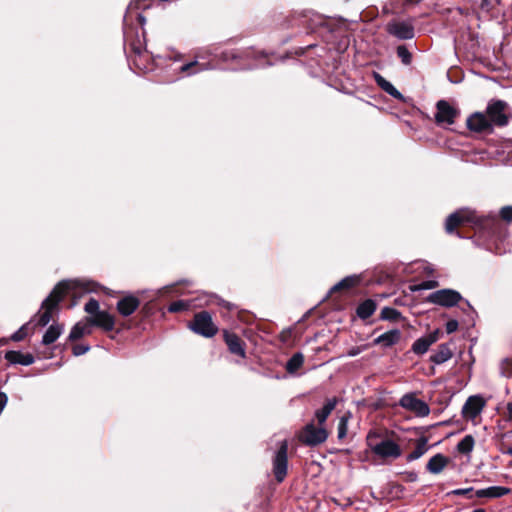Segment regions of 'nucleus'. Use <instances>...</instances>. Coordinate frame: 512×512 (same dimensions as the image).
Instances as JSON below:
<instances>
[{
  "mask_svg": "<svg viewBox=\"0 0 512 512\" xmlns=\"http://www.w3.org/2000/svg\"><path fill=\"white\" fill-rule=\"evenodd\" d=\"M485 400L479 396H470L462 407V415L467 420H474L483 410Z\"/></svg>",
  "mask_w": 512,
  "mask_h": 512,
  "instance_id": "f8f14e48",
  "label": "nucleus"
},
{
  "mask_svg": "<svg viewBox=\"0 0 512 512\" xmlns=\"http://www.w3.org/2000/svg\"><path fill=\"white\" fill-rule=\"evenodd\" d=\"M351 417L350 412L346 413L339 419L338 427H337V437L338 439H344L347 436L348 432V421Z\"/></svg>",
  "mask_w": 512,
  "mask_h": 512,
  "instance_id": "2f4dec72",
  "label": "nucleus"
},
{
  "mask_svg": "<svg viewBox=\"0 0 512 512\" xmlns=\"http://www.w3.org/2000/svg\"><path fill=\"white\" fill-rule=\"evenodd\" d=\"M467 127L469 130L474 132H484L491 130L492 124L488 116L483 113L476 112L468 117Z\"/></svg>",
  "mask_w": 512,
  "mask_h": 512,
  "instance_id": "4468645a",
  "label": "nucleus"
},
{
  "mask_svg": "<svg viewBox=\"0 0 512 512\" xmlns=\"http://www.w3.org/2000/svg\"><path fill=\"white\" fill-rule=\"evenodd\" d=\"M510 466L512 467V462L510 463Z\"/></svg>",
  "mask_w": 512,
  "mask_h": 512,
  "instance_id": "4d7b16f0",
  "label": "nucleus"
},
{
  "mask_svg": "<svg viewBox=\"0 0 512 512\" xmlns=\"http://www.w3.org/2000/svg\"><path fill=\"white\" fill-rule=\"evenodd\" d=\"M130 34H132V28L127 27V25L124 26V38L125 41H129Z\"/></svg>",
  "mask_w": 512,
  "mask_h": 512,
  "instance_id": "603ef678",
  "label": "nucleus"
},
{
  "mask_svg": "<svg viewBox=\"0 0 512 512\" xmlns=\"http://www.w3.org/2000/svg\"><path fill=\"white\" fill-rule=\"evenodd\" d=\"M304 363V356L302 353H295L286 363V370L288 373H295Z\"/></svg>",
  "mask_w": 512,
  "mask_h": 512,
  "instance_id": "c85d7f7f",
  "label": "nucleus"
},
{
  "mask_svg": "<svg viewBox=\"0 0 512 512\" xmlns=\"http://www.w3.org/2000/svg\"><path fill=\"white\" fill-rule=\"evenodd\" d=\"M89 318L92 326L99 327L106 332L112 331L114 329V316L107 311L102 310L101 312L97 313V315L90 316Z\"/></svg>",
  "mask_w": 512,
  "mask_h": 512,
  "instance_id": "2eb2a0df",
  "label": "nucleus"
},
{
  "mask_svg": "<svg viewBox=\"0 0 512 512\" xmlns=\"http://www.w3.org/2000/svg\"><path fill=\"white\" fill-rule=\"evenodd\" d=\"M357 283V278L353 276L345 277L340 282H338L336 285H334L331 289V291H337L340 289H348L353 287Z\"/></svg>",
  "mask_w": 512,
  "mask_h": 512,
  "instance_id": "f704fd0d",
  "label": "nucleus"
},
{
  "mask_svg": "<svg viewBox=\"0 0 512 512\" xmlns=\"http://www.w3.org/2000/svg\"><path fill=\"white\" fill-rule=\"evenodd\" d=\"M223 337L230 353L241 358L246 357L245 343L236 333L224 330Z\"/></svg>",
  "mask_w": 512,
  "mask_h": 512,
  "instance_id": "ddd939ff",
  "label": "nucleus"
},
{
  "mask_svg": "<svg viewBox=\"0 0 512 512\" xmlns=\"http://www.w3.org/2000/svg\"><path fill=\"white\" fill-rule=\"evenodd\" d=\"M401 338V332L399 329H393L390 331H387L381 335H379L377 338L374 339V343L381 345L385 348L391 347L399 342Z\"/></svg>",
  "mask_w": 512,
  "mask_h": 512,
  "instance_id": "4be33fe9",
  "label": "nucleus"
},
{
  "mask_svg": "<svg viewBox=\"0 0 512 512\" xmlns=\"http://www.w3.org/2000/svg\"><path fill=\"white\" fill-rule=\"evenodd\" d=\"M207 69L208 66L205 63H200L197 60H193L181 65L179 72L185 76H191Z\"/></svg>",
  "mask_w": 512,
  "mask_h": 512,
  "instance_id": "a878e982",
  "label": "nucleus"
},
{
  "mask_svg": "<svg viewBox=\"0 0 512 512\" xmlns=\"http://www.w3.org/2000/svg\"><path fill=\"white\" fill-rule=\"evenodd\" d=\"M187 308H188V304L182 300H179V301H175V302L171 303L168 310H169V312L176 313V312L184 311Z\"/></svg>",
  "mask_w": 512,
  "mask_h": 512,
  "instance_id": "a19ab883",
  "label": "nucleus"
},
{
  "mask_svg": "<svg viewBox=\"0 0 512 512\" xmlns=\"http://www.w3.org/2000/svg\"><path fill=\"white\" fill-rule=\"evenodd\" d=\"M474 438L471 435H466L458 444L457 450L462 454H469L474 448Z\"/></svg>",
  "mask_w": 512,
  "mask_h": 512,
  "instance_id": "7c9ffc66",
  "label": "nucleus"
},
{
  "mask_svg": "<svg viewBox=\"0 0 512 512\" xmlns=\"http://www.w3.org/2000/svg\"><path fill=\"white\" fill-rule=\"evenodd\" d=\"M72 287L73 283L71 281H61L53 288L48 297L42 302L38 314L34 316L37 319V325L44 327L49 324L58 304Z\"/></svg>",
  "mask_w": 512,
  "mask_h": 512,
  "instance_id": "f257e3e1",
  "label": "nucleus"
},
{
  "mask_svg": "<svg viewBox=\"0 0 512 512\" xmlns=\"http://www.w3.org/2000/svg\"><path fill=\"white\" fill-rule=\"evenodd\" d=\"M437 285H438V282L435 280H426V281H422L418 285H415L412 290L413 291L430 290V289H434L435 287H437Z\"/></svg>",
  "mask_w": 512,
  "mask_h": 512,
  "instance_id": "4c0bfd02",
  "label": "nucleus"
},
{
  "mask_svg": "<svg viewBox=\"0 0 512 512\" xmlns=\"http://www.w3.org/2000/svg\"><path fill=\"white\" fill-rule=\"evenodd\" d=\"M63 326L59 324H52L44 333L42 344L50 345L54 343L62 334Z\"/></svg>",
  "mask_w": 512,
  "mask_h": 512,
  "instance_id": "cd10ccee",
  "label": "nucleus"
},
{
  "mask_svg": "<svg viewBox=\"0 0 512 512\" xmlns=\"http://www.w3.org/2000/svg\"><path fill=\"white\" fill-rule=\"evenodd\" d=\"M375 310L376 303L372 299H367L358 305L356 313L360 319L365 320L372 316Z\"/></svg>",
  "mask_w": 512,
  "mask_h": 512,
  "instance_id": "bb28decb",
  "label": "nucleus"
},
{
  "mask_svg": "<svg viewBox=\"0 0 512 512\" xmlns=\"http://www.w3.org/2000/svg\"><path fill=\"white\" fill-rule=\"evenodd\" d=\"M428 450V439L422 436L417 439L415 449L407 455L406 460L408 462L415 461L422 457Z\"/></svg>",
  "mask_w": 512,
  "mask_h": 512,
  "instance_id": "393cba45",
  "label": "nucleus"
},
{
  "mask_svg": "<svg viewBox=\"0 0 512 512\" xmlns=\"http://www.w3.org/2000/svg\"><path fill=\"white\" fill-rule=\"evenodd\" d=\"M439 334H440V331L437 329V330H434L433 332L429 333L428 335H426V337L428 338V340L430 341L431 344H434L435 342L438 341Z\"/></svg>",
  "mask_w": 512,
  "mask_h": 512,
  "instance_id": "de8ad7c7",
  "label": "nucleus"
},
{
  "mask_svg": "<svg viewBox=\"0 0 512 512\" xmlns=\"http://www.w3.org/2000/svg\"><path fill=\"white\" fill-rule=\"evenodd\" d=\"M399 405L418 417H426L430 414L429 405L425 401L418 399L415 393L404 394L399 400Z\"/></svg>",
  "mask_w": 512,
  "mask_h": 512,
  "instance_id": "0eeeda50",
  "label": "nucleus"
},
{
  "mask_svg": "<svg viewBox=\"0 0 512 512\" xmlns=\"http://www.w3.org/2000/svg\"><path fill=\"white\" fill-rule=\"evenodd\" d=\"M273 474L278 483L284 481L288 470V442H280L279 448L273 457Z\"/></svg>",
  "mask_w": 512,
  "mask_h": 512,
  "instance_id": "423d86ee",
  "label": "nucleus"
},
{
  "mask_svg": "<svg viewBox=\"0 0 512 512\" xmlns=\"http://www.w3.org/2000/svg\"><path fill=\"white\" fill-rule=\"evenodd\" d=\"M92 327L93 326L90 323V318L86 317L84 322H78L72 327L69 333V339L75 341L84 335H90L92 333Z\"/></svg>",
  "mask_w": 512,
  "mask_h": 512,
  "instance_id": "412c9836",
  "label": "nucleus"
},
{
  "mask_svg": "<svg viewBox=\"0 0 512 512\" xmlns=\"http://www.w3.org/2000/svg\"><path fill=\"white\" fill-rule=\"evenodd\" d=\"M511 489L504 486H490L484 489L475 491V497L478 498H501L508 495Z\"/></svg>",
  "mask_w": 512,
  "mask_h": 512,
  "instance_id": "aec40b11",
  "label": "nucleus"
},
{
  "mask_svg": "<svg viewBox=\"0 0 512 512\" xmlns=\"http://www.w3.org/2000/svg\"><path fill=\"white\" fill-rule=\"evenodd\" d=\"M476 214L469 209H460L450 214L445 222V230L447 233L452 234L456 228L465 224L474 223L476 221Z\"/></svg>",
  "mask_w": 512,
  "mask_h": 512,
  "instance_id": "6e6552de",
  "label": "nucleus"
},
{
  "mask_svg": "<svg viewBox=\"0 0 512 512\" xmlns=\"http://www.w3.org/2000/svg\"><path fill=\"white\" fill-rule=\"evenodd\" d=\"M400 316L401 313L395 308L384 307L381 310V319L383 320L396 321L400 318Z\"/></svg>",
  "mask_w": 512,
  "mask_h": 512,
  "instance_id": "72a5a7b5",
  "label": "nucleus"
},
{
  "mask_svg": "<svg viewBox=\"0 0 512 512\" xmlns=\"http://www.w3.org/2000/svg\"><path fill=\"white\" fill-rule=\"evenodd\" d=\"M136 18H137V21H138V24L140 25V27L144 28V25L146 23L145 17L141 13H137ZM142 30H144V29H142ZM144 35H145V31H142V36L144 37Z\"/></svg>",
  "mask_w": 512,
  "mask_h": 512,
  "instance_id": "09e8293b",
  "label": "nucleus"
},
{
  "mask_svg": "<svg viewBox=\"0 0 512 512\" xmlns=\"http://www.w3.org/2000/svg\"><path fill=\"white\" fill-rule=\"evenodd\" d=\"M449 494L455 496H467L468 498H473L475 496V492L472 487L455 489L451 491Z\"/></svg>",
  "mask_w": 512,
  "mask_h": 512,
  "instance_id": "ea45409f",
  "label": "nucleus"
},
{
  "mask_svg": "<svg viewBox=\"0 0 512 512\" xmlns=\"http://www.w3.org/2000/svg\"><path fill=\"white\" fill-rule=\"evenodd\" d=\"M462 296L459 292L452 289L437 290L427 297V301L443 307H453L459 303Z\"/></svg>",
  "mask_w": 512,
  "mask_h": 512,
  "instance_id": "1a4fd4ad",
  "label": "nucleus"
},
{
  "mask_svg": "<svg viewBox=\"0 0 512 512\" xmlns=\"http://www.w3.org/2000/svg\"><path fill=\"white\" fill-rule=\"evenodd\" d=\"M28 325H29L28 323L24 324L16 332H14L11 335V340L16 341V342L23 340L28 334V332H27Z\"/></svg>",
  "mask_w": 512,
  "mask_h": 512,
  "instance_id": "58836bf2",
  "label": "nucleus"
},
{
  "mask_svg": "<svg viewBox=\"0 0 512 512\" xmlns=\"http://www.w3.org/2000/svg\"><path fill=\"white\" fill-rule=\"evenodd\" d=\"M386 30L390 35L400 40H409L415 35L413 24L407 21L389 22Z\"/></svg>",
  "mask_w": 512,
  "mask_h": 512,
  "instance_id": "9b49d317",
  "label": "nucleus"
},
{
  "mask_svg": "<svg viewBox=\"0 0 512 512\" xmlns=\"http://www.w3.org/2000/svg\"><path fill=\"white\" fill-rule=\"evenodd\" d=\"M501 452L503 454L511 455L512 456V446L506 447L505 449H502Z\"/></svg>",
  "mask_w": 512,
  "mask_h": 512,
  "instance_id": "864d4df0",
  "label": "nucleus"
},
{
  "mask_svg": "<svg viewBox=\"0 0 512 512\" xmlns=\"http://www.w3.org/2000/svg\"><path fill=\"white\" fill-rule=\"evenodd\" d=\"M435 121L438 125H452L459 111L446 100H439L436 104Z\"/></svg>",
  "mask_w": 512,
  "mask_h": 512,
  "instance_id": "9d476101",
  "label": "nucleus"
},
{
  "mask_svg": "<svg viewBox=\"0 0 512 512\" xmlns=\"http://www.w3.org/2000/svg\"><path fill=\"white\" fill-rule=\"evenodd\" d=\"M337 403L338 399L336 397H332L330 399H327L322 408L315 411L314 417L318 425L323 426L325 424L327 418L335 409Z\"/></svg>",
  "mask_w": 512,
  "mask_h": 512,
  "instance_id": "6ab92c4d",
  "label": "nucleus"
},
{
  "mask_svg": "<svg viewBox=\"0 0 512 512\" xmlns=\"http://www.w3.org/2000/svg\"><path fill=\"white\" fill-rule=\"evenodd\" d=\"M458 321L457 320H449L447 323H446V332L448 334H451L453 332H455L457 329H458Z\"/></svg>",
  "mask_w": 512,
  "mask_h": 512,
  "instance_id": "a18cd8bd",
  "label": "nucleus"
},
{
  "mask_svg": "<svg viewBox=\"0 0 512 512\" xmlns=\"http://www.w3.org/2000/svg\"><path fill=\"white\" fill-rule=\"evenodd\" d=\"M377 434L370 432L367 435V444L377 457L381 459H397L401 456L400 446L391 439L376 441Z\"/></svg>",
  "mask_w": 512,
  "mask_h": 512,
  "instance_id": "f03ea898",
  "label": "nucleus"
},
{
  "mask_svg": "<svg viewBox=\"0 0 512 512\" xmlns=\"http://www.w3.org/2000/svg\"><path fill=\"white\" fill-rule=\"evenodd\" d=\"M396 53L402 64L408 66L412 63V53L406 45H399L396 49Z\"/></svg>",
  "mask_w": 512,
  "mask_h": 512,
  "instance_id": "473e14b6",
  "label": "nucleus"
},
{
  "mask_svg": "<svg viewBox=\"0 0 512 512\" xmlns=\"http://www.w3.org/2000/svg\"><path fill=\"white\" fill-rule=\"evenodd\" d=\"M492 9V3L490 0H480V4L478 7L477 15L478 18L481 17V15L488 16Z\"/></svg>",
  "mask_w": 512,
  "mask_h": 512,
  "instance_id": "e433bc0d",
  "label": "nucleus"
},
{
  "mask_svg": "<svg viewBox=\"0 0 512 512\" xmlns=\"http://www.w3.org/2000/svg\"><path fill=\"white\" fill-rule=\"evenodd\" d=\"M472 512H485V510L482 508H478V509L473 510Z\"/></svg>",
  "mask_w": 512,
  "mask_h": 512,
  "instance_id": "6e6d98bb",
  "label": "nucleus"
},
{
  "mask_svg": "<svg viewBox=\"0 0 512 512\" xmlns=\"http://www.w3.org/2000/svg\"><path fill=\"white\" fill-rule=\"evenodd\" d=\"M132 14H133V12H132V6H129L128 11H127V14H126V16H125V21H127V19H128V18H131V17H132Z\"/></svg>",
  "mask_w": 512,
  "mask_h": 512,
  "instance_id": "5fc2aeb1",
  "label": "nucleus"
},
{
  "mask_svg": "<svg viewBox=\"0 0 512 512\" xmlns=\"http://www.w3.org/2000/svg\"><path fill=\"white\" fill-rule=\"evenodd\" d=\"M453 356V352L450 345L447 343L440 344L437 350L430 355V361L436 365L443 364L450 360Z\"/></svg>",
  "mask_w": 512,
  "mask_h": 512,
  "instance_id": "5701e85b",
  "label": "nucleus"
},
{
  "mask_svg": "<svg viewBox=\"0 0 512 512\" xmlns=\"http://www.w3.org/2000/svg\"><path fill=\"white\" fill-rule=\"evenodd\" d=\"M450 459L442 453H437L432 456L427 462L426 469L431 474L441 473L449 464Z\"/></svg>",
  "mask_w": 512,
  "mask_h": 512,
  "instance_id": "f3484780",
  "label": "nucleus"
},
{
  "mask_svg": "<svg viewBox=\"0 0 512 512\" xmlns=\"http://www.w3.org/2000/svg\"><path fill=\"white\" fill-rule=\"evenodd\" d=\"M238 57H240V56L235 50H226V51H223L221 54V58L224 61L235 60Z\"/></svg>",
  "mask_w": 512,
  "mask_h": 512,
  "instance_id": "37998d69",
  "label": "nucleus"
},
{
  "mask_svg": "<svg viewBox=\"0 0 512 512\" xmlns=\"http://www.w3.org/2000/svg\"><path fill=\"white\" fill-rule=\"evenodd\" d=\"M375 81L377 85L391 97L398 100L403 99V95L394 87V85L380 74L375 73Z\"/></svg>",
  "mask_w": 512,
  "mask_h": 512,
  "instance_id": "b1692460",
  "label": "nucleus"
},
{
  "mask_svg": "<svg viewBox=\"0 0 512 512\" xmlns=\"http://www.w3.org/2000/svg\"><path fill=\"white\" fill-rule=\"evenodd\" d=\"M432 344L426 336L417 339L412 345V351L417 355H423Z\"/></svg>",
  "mask_w": 512,
  "mask_h": 512,
  "instance_id": "c756f323",
  "label": "nucleus"
},
{
  "mask_svg": "<svg viewBox=\"0 0 512 512\" xmlns=\"http://www.w3.org/2000/svg\"><path fill=\"white\" fill-rule=\"evenodd\" d=\"M507 420H512V402H509L506 406Z\"/></svg>",
  "mask_w": 512,
  "mask_h": 512,
  "instance_id": "3c124183",
  "label": "nucleus"
},
{
  "mask_svg": "<svg viewBox=\"0 0 512 512\" xmlns=\"http://www.w3.org/2000/svg\"><path fill=\"white\" fill-rule=\"evenodd\" d=\"M500 216L507 222H512V206L502 207L500 210Z\"/></svg>",
  "mask_w": 512,
  "mask_h": 512,
  "instance_id": "79ce46f5",
  "label": "nucleus"
},
{
  "mask_svg": "<svg viewBox=\"0 0 512 512\" xmlns=\"http://www.w3.org/2000/svg\"><path fill=\"white\" fill-rule=\"evenodd\" d=\"M328 438V432L324 426H315L314 422L306 424L298 435L301 443L307 446H317L324 443Z\"/></svg>",
  "mask_w": 512,
  "mask_h": 512,
  "instance_id": "39448f33",
  "label": "nucleus"
},
{
  "mask_svg": "<svg viewBox=\"0 0 512 512\" xmlns=\"http://www.w3.org/2000/svg\"><path fill=\"white\" fill-rule=\"evenodd\" d=\"M363 351V348L361 347H352L348 352H347V355L350 356V357H353V356H356L358 355L359 353H361Z\"/></svg>",
  "mask_w": 512,
  "mask_h": 512,
  "instance_id": "8fccbe9b",
  "label": "nucleus"
},
{
  "mask_svg": "<svg viewBox=\"0 0 512 512\" xmlns=\"http://www.w3.org/2000/svg\"><path fill=\"white\" fill-rule=\"evenodd\" d=\"M486 115L491 124L498 127L506 126L512 117V112L507 102L499 99H492L488 102Z\"/></svg>",
  "mask_w": 512,
  "mask_h": 512,
  "instance_id": "7ed1b4c3",
  "label": "nucleus"
},
{
  "mask_svg": "<svg viewBox=\"0 0 512 512\" xmlns=\"http://www.w3.org/2000/svg\"><path fill=\"white\" fill-rule=\"evenodd\" d=\"M5 359L10 364H21L24 366H29L34 363V357L30 353H22L20 351L10 350L5 353Z\"/></svg>",
  "mask_w": 512,
  "mask_h": 512,
  "instance_id": "a211bd4d",
  "label": "nucleus"
},
{
  "mask_svg": "<svg viewBox=\"0 0 512 512\" xmlns=\"http://www.w3.org/2000/svg\"><path fill=\"white\" fill-rule=\"evenodd\" d=\"M195 334L205 338H211L218 332V327L214 324L209 312L201 311L194 315L193 320L188 324Z\"/></svg>",
  "mask_w": 512,
  "mask_h": 512,
  "instance_id": "20e7f679",
  "label": "nucleus"
},
{
  "mask_svg": "<svg viewBox=\"0 0 512 512\" xmlns=\"http://www.w3.org/2000/svg\"><path fill=\"white\" fill-rule=\"evenodd\" d=\"M84 310L86 313L90 314L91 316L97 315V313L101 312L102 310L99 309V302L91 298L84 306Z\"/></svg>",
  "mask_w": 512,
  "mask_h": 512,
  "instance_id": "c9c22d12",
  "label": "nucleus"
},
{
  "mask_svg": "<svg viewBox=\"0 0 512 512\" xmlns=\"http://www.w3.org/2000/svg\"><path fill=\"white\" fill-rule=\"evenodd\" d=\"M131 49L134 53L136 54H141L142 50H143V43L141 42V40L138 38L137 41H133L131 42Z\"/></svg>",
  "mask_w": 512,
  "mask_h": 512,
  "instance_id": "49530a36",
  "label": "nucleus"
},
{
  "mask_svg": "<svg viewBox=\"0 0 512 512\" xmlns=\"http://www.w3.org/2000/svg\"><path fill=\"white\" fill-rule=\"evenodd\" d=\"M140 305V301L133 295L126 296L117 302V311L123 316L132 315Z\"/></svg>",
  "mask_w": 512,
  "mask_h": 512,
  "instance_id": "dca6fc26",
  "label": "nucleus"
},
{
  "mask_svg": "<svg viewBox=\"0 0 512 512\" xmlns=\"http://www.w3.org/2000/svg\"><path fill=\"white\" fill-rule=\"evenodd\" d=\"M89 348L90 347L88 345L77 344V345L73 346V349H72L73 355H75V356L83 355L89 350Z\"/></svg>",
  "mask_w": 512,
  "mask_h": 512,
  "instance_id": "c03bdc74",
  "label": "nucleus"
}]
</instances>
